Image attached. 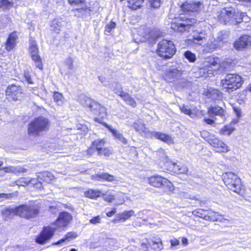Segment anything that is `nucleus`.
I'll use <instances>...</instances> for the list:
<instances>
[{
  "instance_id": "1",
  "label": "nucleus",
  "mask_w": 251,
  "mask_h": 251,
  "mask_svg": "<svg viewBox=\"0 0 251 251\" xmlns=\"http://www.w3.org/2000/svg\"><path fill=\"white\" fill-rule=\"evenodd\" d=\"M39 212V207L37 204H23L14 208H7L1 211V214L5 220L11 218L15 215H18L23 218L30 219L37 216Z\"/></svg>"
},
{
  "instance_id": "2",
  "label": "nucleus",
  "mask_w": 251,
  "mask_h": 251,
  "mask_svg": "<svg viewBox=\"0 0 251 251\" xmlns=\"http://www.w3.org/2000/svg\"><path fill=\"white\" fill-rule=\"evenodd\" d=\"M244 15L232 8H224L218 13L219 21L224 25H237L243 21Z\"/></svg>"
},
{
  "instance_id": "3",
  "label": "nucleus",
  "mask_w": 251,
  "mask_h": 251,
  "mask_svg": "<svg viewBox=\"0 0 251 251\" xmlns=\"http://www.w3.org/2000/svg\"><path fill=\"white\" fill-rule=\"evenodd\" d=\"M50 126V121L48 118L39 116L28 124L27 133L29 135L38 136L41 132L48 131Z\"/></svg>"
},
{
  "instance_id": "4",
  "label": "nucleus",
  "mask_w": 251,
  "mask_h": 251,
  "mask_svg": "<svg viewBox=\"0 0 251 251\" xmlns=\"http://www.w3.org/2000/svg\"><path fill=\"white\" fill-rule=\"evenodd\" d=\"M241 77L236 74H229L221 81L223 89L229 93L239 88L243 83Z\"/></svg>"
},
{
  "instance_id": "5",
  "label": "nucleus",
  "mask_w": 251,
  "mask_h": 251,
  "mask_svg": "<svg viewBox=\"0 0 251 251\" xmlns=\"http://www.w3.org/2000/svg\"><path fill=\"white\" fill-rule=\"evenodd\" d=\"M176 52V48L173 41L163 39L158 43V55L163 58H171Z\"/></svg>"
},
{
  "instance_id": "6",
  "label": "nucleus",
  "mask_w": 251,
  "mask_h": 251,
  "mask_svg": "<svg viewBox=\"0 0 251 251\" xmlns=\"http://www.w3.org/2000/svg\"><path fill=\"white\" fill-rule=\"evenodd\" d=\"M223 179L229 189L237 194L240 193L242 187L241 180L237 175L231 172L225 173L223 175Z\"/></svg>"
},
{
  "instance_id": "7",
  "label": "nucleus",
  "mask_w": 251,
  "mask_h": 251,
  "mask_svg": "<svg viewBox=\"0 0 251 251\" xmlns=\"http://www.w3.org/2000/svg\"><path fill=\"white\" fill-rule=\"evenodd\" d=\"M182 71L178 68H171L166 70L163 77L168 82L180 84L185 79L182 76Z\"/></svg>"
},
{
  "instance_id": "8",
  "label": "nucleus",
  "mask_w": 251,
  "mask_h": 251,
  "mask_svg": "<svg viewBox=\"0 0 251 251\" xmlns=\"http://www.w3.org/2000/svg\"><path fill=\"white\" fill-rule=\"evenodd\" d=\"M208 38L209 36L205 30L196 29L193 31L189 40L194 45L202 46L204 44L206 45Z\"/></svg>"
},
{
  "instance_id": "9",
  "label": "nucleus",
  "mask_w": 251,
  "mask_h": 251,
  "mask_svg": "<svg viewBox=\"0 0 251 251\" xmlns=\"http://www.w3.org/2000/svg\"><path fill=\"white\" fill-rule=\"evenodd\" d=\"M55 229L51 226L45 227L36 238V242L40 244L46 243L53 236Z\"/></svg>"
},
{
  "instance_id": "10",
  "label": "nucleus",
  "mask_w": 251,
  "mask_h": 251,
  "mask_svg": "<svg viewBox=\"0 0 251 251\" xmlns=\"http://www.w3.org/2000/svg\"><path fill=\"white\" fill-rule=\"evenodd\" d=\"M29 51L36 67L42 70L43 68L42 59L39 55V50L37 45L34 41L31 42Z\"/></svg>"
},
{
  "instance_id": "11",
  "label": "nucleus",
  "mask_w": 251,
  "mask_h": 251,
  "mask_svg": "<svg viewBox=\"0 0 251 251\" xmlns=\"http://www.w3.org/2000/svg\"><path fill=\"white\" fill-rule=\"evenodd\" d=\"M226 31H221L218 33V35L216 39H214L213 41L210 39L206 43V47L211 50H213L218 48L222 47L226 38Z\"/></svg>"
},
{
  "instance_id": "12",
  "label": "nucleus",
  "mask_w": 251,
  "mask_h": 251,
  "mask_svg": "<svg viewBox=\"0 0 251 251\" xmlns=\"http://www.w3.org/2000/svg\"><path fill=\"white\" fill-rule=\"evenodd\" d=\"M5 93L7 99L15 101L21 97L22 89L20 86L11 85L7 88Z\"/></svg>"
},
{
  "instance_id": "13",
  "label": "nucleus",
  "mask_w": 251,
  "mask_h": 251,
  "mask_svg": "<svg viewBox=\"0 0 251 251\" xmlns=\"http://www.w3.org/2000/svg\"><path fill=\"white\" fill-rule=\"evenodd\" d=\"M72 219V215L67 212H62L55 221V225L58 228L64 227L68 225Z\"/></svg>"
},
{
  "instance_id": "14",
  "label": "nucleus",
  "mask_w": 251,
  "mask_h": 251,
  "mask_svg": "<svg viewBox=\"0 0 251 251\" xmlns=\"http://www.w3.org/2000/svg\"><path fill=\"white\" fill-rule=\"evenodd\" d=\"M158 187L165 192L170 194L173 192L174 187L167 179L158 176Z\"/></svg>"
},
{
  "instance_id": "15",
  "label": "nucleus",
  "mask_w": 251,
  "mask_h": 251,
  "mask_svg": "<svg viewBox=\"0 0 251 251\" xmlns=\"http://www.w3.org/2000/svg\"><path fill=\"white\" fill-rule=\"evenodd\" d=\"M208 142L212 146L217 148L218 152H227L228 151L227 145L222 141H220L214 134L211 136V138Z\"/></svg>"
},
{
  "instance_id": "16",
  "label": "nucleus",
  "mask_w": 251,
  "mask_h": 251,
  "mask_svg": "<svg viewBox=\"0 0 251 251\" xmlns=\"http://www.w3.org/2000/svg\"><path fill=\"white\" fill-rule=\"evenodd\" d=\"M251 46V37L247 35L242 36L234 43V47L237 50H242Z\"/></svg>"
},
{
  "instance_id": "17",
  "label": "nucleus",
  "mask_w": 251,
  "mask_h": 251,
  "mask_svg": "<svg viewBox=\"0 0 251 251\" xmlns=\"http://www.w3.org/2000/svg\"><path fill=\"white\" fill-rule=\"evenodd\" d=\"M131 126L142 136L146 137L149 135V131L142 120H139L137 121L131 125Z\"/></svg>"
},
{
  "instance_id": "18",
  "label": "nucleus",
  "mask_w": 251,
  "mask_h": 251,
  "mask_svg": "<svg viewBox=\"0 0 251 251\" xmlns=\"http://www.w3.org/2000/svg\"><path fill=\"white\" fill-rule=\"evenodd\" d=\"M201 3L200 2L190 1L184 3L181 8L186 11H198L201 7Z\"/></svg>"
},
{
  "instance_id": "19",
  "label": "nucleus",
  "mask_w": 251,
  "mask_h": 251,
  "mask_svg": "<svg viewBox=\"0 0 251 251\" xmlns=\"http://www.w3.org/2000/svg\"><path fill=\"white\" fill-rule=\"evenodd\" d=\"M93 179L96 180H105L108 182H112L116 180L115 176L107 173H101L92 176Z\"/></svg>"
},
{
  "instance_id": "20",
  "label": "nucleus",
  "mask_w": 251,
  "mask_h": 251,
  "mask_svg": "<svg viewBox=\"0 0 251 251\" xmlns=\"http://www.w3.org/2000/svg\"><path fill=\"white\" fill-rule=\"evenodd\" d=\"M26 170L21 167H12L9 166L0 168V175H3V171L4 173H11L13 174H17L18 173L25 172Z\"/></svg>"
},
{
  "instance_id": "21",
  "label": "nucleus",
  "mask_w": 251,
  "mask_h": 251,
  "mask_svg": "<svg viewBox=\"0 0 251 251\" xmlns=\"http://www.w3.org/2000/svg\"><path fill=\"white\" fill-rule=\"evenodd\" d=\"M104 126L106 127L108 130L112 133V135L115 137V139L118 140L124 144L127 143V140L123 135L116 129L113 128L111 126L108 125L106 123H104Z\"/></svg>"
},
{
  "instance_id": "22",
  "label": "nucleus",
  "mask_w": 251,
  "mask_h": 251,
  "mask_svg": "<svg viewBox=\"0 0 251 251\" xmlns=\"http://www.w3.org/2000/svg\"><path fill=\"white\" fill-rule=\"evenodd\" d=\"M77 100L82 105L89 107L91 110L93 107V103L96 102L85 95L79 96Z\"/></svg>"
},
{
  "instance_id": "23",
  "label": "nucleus",
  "mask_w": 251,
  "mask_h": 251,
  "mask_svg": "<svg viewBox=\"0 0 251 251\" xmlns=\"http://www.w3.org/2000/svg\"><path fill=\"white\" fill-rule=\"evenodd\" d=\"M208 113L211 117L214 116H219L221 117L223 120L225 119V111L222 108L219 106L211 107L209 108Z\"/></svg>"
},
{
  "instance_id": "24",
  "label": "nucleus",
  "mask_w": 251,
  "mask_h": 251,
  "mask_svg": "<svg viewBox=\"0 0 251 251\" xmlns=\"http://www.w3.org/2000/svg\"><path fill=\"white\" fill-rule=\"evenodd\" d=\"M17 39V35L15 32H13L9 35L5 44V48L8 51L11 50L15 47Z\"/></svg>"
},
{
  "instance_id": "25",
  "label": "nucleus",
  "mask_w": 251,
  "mask_h": 251,
  "mask_svg": "<svg viewBox=\"0 0 251 251\" xmlns=\"http://www.w3.org/2000/svg\"><path fill=\"white\" fill-rule=\"evenodd\" d=\"M117 94L121 97L129 105L135 107L136 106V101L131 98L129 94L121 91L120 89L119 91H116Z\"/></svg>"
},
{
  "instance_id": "26",
  "label": "nucleus",
  "mask_w": 251,
  "mask_h": 251,
  "mask_svg": "<svg viewBox=\"0 0 251 251\" xmlns=\"http://www.w3.org/2000/svg\"><path fill=\"white\" fill-rule=\"evenodd\" d=\"M207 212V211L204 210L203 209H197L195 210H194L192 213L193 215L200 218H202L205 220H212V218L209 215V213L207 214H206V213Z\"/></svg>"
},
{
  "instance_id": "27",
  "label": "nucleus",
  "mask_w": 251,
  "mask_h": 251,
  "mask_svg": "<svg viewBox=\"0 0 251 251\" xmlns=\"http://www.w3.org/2000/svg\"><path fill=\"white\" fill-rule=\"evenodd\" d=\"M63 26V21L61 19H54L50 23L51 30L58 33Z\"/></svg>"
},
{
  "instance_id": "28",
  "label": "nucleus",
  "mask_w": 251,
  "mask_h": 251,
  "mask_svg": "<svg viewBox=\"0 0 251 251\" xmlns=\"http://www.w3.org/2000/svg\"><path fill=\"white\" fill-rule=\"evenodd\" d=\"M93 108L91 111H94L95 113H99L100 116L102 118H104L106 116V110L104 107L101 106L100 103L97 102L93 103Z\"/></svg>"
},
{
  "instance_id": "29",
  "label": "nucleus",
  "mask_w": 251,
  "mask_h": 251,
  "mask_svg": "<svg viewBox=\"0 0 251 251\" xmlns=\"http://www.w3.org/2000/svg\"><path fill=\"white\" fill-rule=\"evenodd\" d=\"M171 28L175 31L181 33L184 32L185 31L189 30L188 28L186 26L185 24L184 23H173L171 24Z\"/></svg>"
},
{
  "instance_id": "30",
  "label": "nucleus",
  "mask_w": 251,
  "mask_h": 251,
  "mask_svg": "<svg viewBox=\"0 0 251 251\" xmlns=\"http://www.w3.org/2000/svg\"><path fill=\"white\" fill-rule=\"evenodd\" d=\"M145 38L147 40L150 44L153 45L156 43L157 39V32L155 29L150 31L146 34Z\"/></svg>"
},
{
  "instance_id": "31",
  "label": "nucleus",
  "mask_w": 251,
  "mask_h": 251,
  "mask_svg": "<svg viewBox=\"0 0 251 251\" xmlns=\"http://www.w3.org/2000/svg\"><path fill=\"white\" fill-rule=\"evenodd\" d=\"M134 215V211L133 210H130L119 213L118 215V218L120 221L125 222L129 219L132 216Z\"/></svg>"
},
{
  "instance_id": "32",
  "label": "nucleus",
  "mask_w": 251,
  "mask_h": 251,
  "mask_svg": "<svg viewBox=\"0 0 251 251\" xmlns=\"http://www.w3.org/2000/svg\"><path fill=\"white\" fill-rule=\"evenodd\" d=\"M105 142L106 141L104 139H97L92 142V145L98 152L103 148Z\"/></svg>"
},
{
  "instance_id": "33",
  "label": "nucleus",
  "mask_w": 251,
  "mask_h": 251,
  "mask_svg": "<svg viewBox=\"0 0 251 251\" xmlns=\"http://www.w3.org/2000/svg\"><path fill=\"white\" fill-rule=\"evenodd\" d=\"M101 192L99 190L89 189L85 192V195L87 198L90 199H96L100 197Z\"/></svg>"
},
{
  "instance_id": "34",
  "label": "nucleus",
  "mask_w": 251,
  "mask_h": 251,
  "mask_svg": "<svg viewBox=\"0 0 251 251\" xmlns=\"http://www.w3.org/2000/svg\"><path fill=\"white\" fill-rule=\"evenodd\" d=\"M40 176H38V177H41V179L46 182H49L53 179L54 176L51 173L48 171L40 173Z\"/></svg>"
},
{
  "instance_id": "35",
  "label": "nucleus",
  "mask_w": 251,
  "mask_h": 251,
  "mask_svg": "<svg viewBox=\"0 0 251 251\" xmlns=\"http://www.w3.org/2000/svg\"><path fill=\"white\" fill-rule=\"evenodd\" d=\"M158 139L168 144H173V139L169 135L158 132Z\"/></svg>"
},
{
  "instance_id": "36",
  "label": "nucleus",
  "mask_w": 251,
  "mask_h": 251,
  "mask_svg": "<svg viewBox=\"0 0 251 251\" xmlns=\"http://www.w3.org/2000/svg\"><path fill=\"white\" fill-rule=\"evenodd\" d=\"M172 165L174 166V169L181 174H186L188 172L187 167L184 165H178L176 163H173Z\"/></svg>"
},
{
  "instance_id": "37",
  "label": "nucleus",
  "mask_w": 251,
  "mask_h": 251,
  "mask_svg": "<svg viewBox=\"0 0 251 251\" xmlns=\"http://www.w3.org/2000/svg\"><path fill=\"white\" fill-rule=\"evenodd\" d=\"M179 108L182 112L189 115L191 118H194L196 117V114L191 111L188 106L182 105L179 106Z\"/></svg>"
},
{
  "instance_id": "38",
  "label": "nucleus",
  "mask_w": 251,
  "mask_h": 251,
  "mask_svg": "<svg viewBox=\"0 0 251 251\" xmlns=\"http://www.w3.org/2000/svg\"><path fill=\"white\" fill-rule=\"evenodd\" d=\"M144 0H127L129 4V7L132 9H136L140 7Z\"/></svg>"
},
{
  "instance_id": "39",
  "label": "nucleus",
  "mask_w": 251,
  "mask_h": 251,
  "mask_svg": "<svg viewBox=\"0 0 251 251\" xmlns=\"http://www.w3.org/2000/svg\"><path fill=\"white\" fill-rule=\"evenodd\" d=\"M203 67H207L208 70L210 71V68L212 69V67L218 65V63L214 58H209L203 62Z\"/></svg>"
},
{
  "instance_id": "40",
  "label": "nucleus",
  "mask_w": 251,
  "mask_h": 251,
  "mask_svg": "<svg viewBox=\"0 0 251 251\" xmlns=\"http://www.w3.org/2000/svg\"><path fill=\"white\" fill-rule=\"evenodd\" d=\"M36 181L35 179L34 178H21L18 181H16V185L18 186H25L27 185L30 182H32V181Z\"/></svg>"
},
{
  "instance_id": "41",
  "label": "nucleus",
  "mask_w": 251,
  "mask_h": 251,
  "mask_svg": "<svg viewBox=\"0 0 251 251\" xmlns=\"http://www.w3.org/2000/svg\"><path fill=\"white\" fill-rule=\"evenodd\" d=\"M53 97L54 101H55L58 105L62 104L63 102V96L61 93L55 92H54Z\"/></svg>"
},
{
  "instance_id": "42",
  "label": "nucleus",
  "mask_w": 251,
  "mask_h": 251,
  "mask_svg": "<svg viewBox=\"0 0 251 251\" xmlns=\"http://www.w3.org/2000/svg\"><path fill=\"white\" fill-rule=\"evenodd\" d=\"M184 55L185 57L191 62H194L196 60L195 54L190 51L188 50L185 51L184 53Z\"/></svg>"
},
{
  "instance_id": "43",
  "label": "nucleus",
  "mask_w": 251,
  "mask_h": 251,
  "mask_svg": "<svg viewBox=\"0 0 251 251\" xmlns=\"http://www.w3.org/2000/svg\"><path fill=\"white\" fill-rule=\"evenodd\" d=\"M76 234L75 233L73 232H69L66 235L65 239H62L61 240H60L57 242L55 243V245H59L61 243L65 241V240L68 239H71V238H75L76 237Z\"/></svg>"
},
{
  "instance_id": "44",
  "label": "nucleus",
  "mask_w": 251,
  "mask_h": 251,
  "mask_svg": "<svg viewBox=\"0 0 251 251\" xmlns=\"http://www.w3.org/2000/svg\"><path fill=\"white\" fill-rule=\"evenodd\" d=\"M18 196V192H15L11 193L8 194H4L1 193L0 194V198L5 200V199H9L13 197H17Z\"/></svg>"
},
{
  "instance_id": "45",
  "label": "nucleus",
  "mask_w": 251,
  "mask_h": 251,
  "mask_svg": "<svg viewBox=\"0 0 251 251\" xmlns=\"http://www.w3.org/2000/svg\"><path fill=\"white\" fill-rule=\"evenodd\" d=\"M116 24L115 22L111 21L105 26V32L107 33H110L113 29L115 28Z\"/></svg>"
},
{
  "instance_id": "46",
  "label": "nucleus",
  "mask_w": 251,
  "mask_h": 251,
  "mask_svg": "<svg viewBox=\"0 0 251 251\" xmlns=\"http://www.w3.org/2000/svg\"><path fill=\"white\" fill-rule=\"evenodd\" d=\"M111 152V150L110 149L108 148H102L100 151L98 152V154L99 155H104L105 156H108Z\"/></svg>"
},
{
  "instance_id": "47",
  "label": "nucleus",
  "mask_w": 251,
  "mask_h": 251,
  "mask_svg": "<svg viewBox=\"0 0 251 251\" xmlns=\"http://www.w3.org/2000/svg\"><path fill=\"white\" fill-rule=\"evenodd\" d=\"M201 136L207 142L211 138V136H212L213 134L209 133L207 130H203L201 132Z\"/></svg>"
},
{
  "instance_id": "48",
  "label": "nucleus",
  "mask_w": 251,
  "mask_h": 251,
  "mask_svg": "<svg viewBox=\"0 0 251 251\" xmlns=\"http://www.w3.org/2000/svg\"><path fill=\"white\" fill-rule=\"evenodd\" d=\"M109 88L112 89L116 94V91H119L120 89L121 91H122L121 85L116 82L111 84V85H109Z\"/></svg>"
},
{
  "instance_id": "49",
  "label": "nucleus",
  "mask_w": 251,
  "mask_h": 251,
  "mask_svg": "<svg viewBox=\"0 0 251 251\" xmlns=\"http://www.w3.org/2000/svg\"><path fill=\"white\" fill-rule=\"evenodd\" d=\"M158 152H159L160 155H161V159H162V161L165 164H168L170 163L168 161V158L167 157L166 154L163 149H160L159 151H158Z\"/></svg>"
},
{
  "instance_id": "50",
  "label": "nucleus",
  "mask_w": 251,
  "mask_h": 251,
  "mask_svg": "<svg viewBox=\"0 0 251 251\" xmlns=\"http://www.w3.org/2000/svg\"><path fill=\"white\" fill-rule=\"evenodd\" d=\"M232 131V129L230 126H225L222 129L221 132L224 135H229Z\"/></svg>"
},
{
  "instance_id": "51",
  "label": "nucleus",
  "mask_w": 251,
  "mask_h": 251,
  "mask_svg": "<svg viewBox=\"0 0 251 251\" xmlns=\"http://www.w3.org/2000/svg\"><path fill=\"white\" fill-rule=\"evenodd\" d=\"M196 23V20L194 19H187L186 21L184 22L186 26L188 29H190V27L195 24Z\"/></svg>"
},
{
  "instance_id": "52",
  "label": "nucleus",
  "mask_w": 251,
  "mask_h": 251,
  "mask_svg": "<svg viewBox=\"0 0 251 251\" xmlns=\"http://www.w3.org/2000/svg\"><path fill=\"white\" fill-rule=\"evenodd\" d=\"M103 199L104 201L108 202H111L114 200V196L112 194L104 195Z\"/></svg>"
},
{
  "instance_id": "53",
  "label": "nucleus",
  "mask_w": 251,
  "mask_h": 251,
  "mask_svg": "<svg viewBox=\"0 0 251 251\" xmlns=\"http://www.w3.org/2000/svg\"><path fill=\"white\" fill-rule=\"evenodd\" d=\"M149 183L154 187L157 185V177L155 176H152L149 178Z\"/></svg>"
},
{
  "instance_id": "54",
  "label": "nucleus",
  "mask_w": 251,
  "mask_h": 251,
  "mask_svg": "<svg viewBox=\"0 0 251 251\" xmlns=\"http://www.w3.org/2000/svg\"><path fill=\"white\" fill-rule=\"evenodd\" d=\"M101 219L100 216H98L95 217H93L92 219L90 220L89 222L92 224H97L100 223Z\"/></svg>"
},
{
  "instance_id": "55",
  "label": "nucleus",
  "mask_w": 251,
  "mask_h": 251,
  "mask_svg": "<svg viewBox=\"0 0 251 251\" xmlns=\"http://www.w3.org/2000/svg\"><path fill=\"white\" fill-rule=\"evenodd\" d=\"M73 59L71 57H68L66 60V64L69 69H72L73 68Z\"/></svg>"
},
{
  "instance_id": "56",
  "label": "nucleus",
  "mask_w": 251,
  "mask_h": 251,
  "mask_svg": "<svg viewBox=\"0 0 251 251\" xmlns=\"http://www.w3.org/2000/svg\"><path fill=\"white\" fill-rule=\"evenodd\" d=\"M85 0H68L69 4L74 5H77L84 2Z\"/></svg>"
},
{
  "instance_id": "57",
  "label": "nucleus",
  "mask_w": 251,
  "mask_h": 251,
  "mask_svg": "<svg viewBox=\"0 0 251 251\" xmlns=\"http://www.w3.org/2000/svg\"><path fill=\"white\" fill-rule=\"evenodd\" d=\"M97 151L96 150V149L93 147V146L92 145V147L88 148L87 151V154L89 155H92L93 154V153L96 151Z\"/></svg>"
},
{
  "instance_id": "58",
  "label": "nucleus",
  "mask_w": 251,
  "mask_h": 251,
  "mask_svg": "<svg viewBox=\"0 0 251 251\" xmlns=\"http://www.w3.org/2000/svg\"><path fill=\"white\" fill-rule=\"evenodd\" d=\"M99 80L102 83H103V85L105 86H108L109 87V85H111V84H107L105 81V78L102 76H100L99 77Z\"/></svg>"
},
{
  "instance_id": "59",
  "label": "nucleus",
  "mask_w": 251,
  "mask_h": 251,
  "mask_svg": "<svg viewBox=\"0 0 251 251\" xmlns=\"http://www.w3.org/2000/svg\"><path fill=\"white\" fill-rule=\"evenodd\" d=\"M25 78L28 83L32 84L33 83L30 75L28 74H25Z\"/></svg>"
},
{
  "instance_id": "60",
  "label": "nucleus",
  "mask_w": 251,
  "mask_h": 251,
  "mask_svg": "<svg viewBox=\"0 0 251 251\" xmlns=\"http://www.w3.org/2000/svg\"><path fill=\"white\" fill-rule=\"evenodd\" d=\"M149 2L151 7L153 8L157 7V0H149Z\"/></svg>"
},
{
  "instance_id": "61",
  "label": "nucleus",
  "mask_w": 251,
  "mask_h": 251,
  "mask_svg": "<svg viewBox=\"0 0 251 251\" xmlns=\"http://www.w3.org/2000/svg\"><path fill=\"white\" fill-rule=\"evenodd\" d=\"M171 244L172 247L176 246L179 245V242L176 239H172L170 240Z\"/></svg>"
},
{
  "instance_id": "62",
  "label": "nucleus",
  "mask_w": 251,
  "mask_h": 251,
  "mask_svg": "<svg viewBox=\"0 0 251 251\" xmlns=\"http://www.w3.org/2000/svg\"><path fill=\"white\" fill-rule=\"evenodd\" d=\"M116 209L113 208V209L111 211L108 212L106 213V215L108 217H111L116 213Z\"/></svg>"
},
{
  "instance_id": "63",
  "label": "nucleus",
  "mask_w": 251,
  "mask_h": 251,
  "mask_svg": "<svg viewBox=\"0 0 251 251\" xmlns=\"http://www.w3.org/2000/svg\"><path fill=\"white\" fill-rule=\"evenodd\" d=\"M204 121L206 123L209 125H212L214 123V120L209 118H204Z\"/></svg>"
},
{
  "instance_id": "64",
  "label": "nucleus",
  "mask_w": 251,
  "mask_h": 251,
  "mask_svg": "<svg viewBox=\"0 0 251 251\" xmlns=\"http://www.w3.org/2000/svg\"><path fill=\"white\" fill-rule=\"evenodd\" d=\"M148 248V247L146 244L143 243L141 244V250H142L143 251H147Z\"/></svg>"
}]
</instances>
